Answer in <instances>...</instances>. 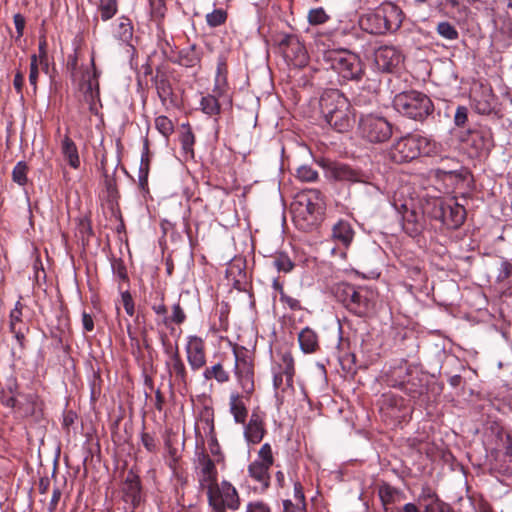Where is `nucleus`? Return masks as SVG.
Returning <instances> with one entry per match:
<instances>
[{
	"mask_svg": "<svg viewBox=\"0 0 512 512\" xmlns=\"http://www.w3.org/2000/svg\"><path fill=\"white\" fill-rule=\"evenodd\" d=\"M318 59L322 60L327 69L333 70L344 81H358L362 78L363 67L360 58L346 49H331L325 43V37L319 35L315 39Z\"/></svg>",
	"mask_w": 512,
	"mask_h": 512,
	"instance_id": "nucleus-1",
	"label": "nucleus"
},
{
	"mask_svg": "<svg viewBox=\"0 0 512 512\" xmlns=\"http://www.w3.org/2000/svg\"><path fill=\"white\" fill-rule=\"evenodd\" d=\"M320 108L325 121L337 132H347L353 127L355 114L352 106L339 90L325 91L320 98Z\"/></svg>",
	"mask_w": 512,
	"mask_h": 512,
	"instance_id": "nucleus-2",
	"label": "nucleus"
},
{
	"mask_svg": "<svg viewBox=\"0 0 512 512\" xmlns=\"http://www.w3.org/2000/svg\"><path fill=\"white\" fill-rule=\"evenodd\" d=\"M441 144L419 134H407L397 139L390 148V157L396 163L410 162L421 155L436 156Z\"/></svg>",
	"mask_w": 512,
	"mask_h": 512,
	"instance_id": "nucleus-3",
	"label": "nucleus"
},
{
	"mask_svg": "<svg viewBox=\"0 0 512 512\" xmlns=\"http://www.w3.org/2000/svg\"><path fill=\"white\" fill-rule=\"evenodd\" d=\"M403 21V12L391 2L382 3L376 9L362 15L359 19L360 27L375 35L397 31Z\"/></svg>",
	"mask_w": 512,
	"mask_h": 512,
	"instance_id": "nucleus-4",
	"label": "nucleus"
},
{
	"mask_svg": "<svg viewBox=\"0 0 512 512\" xmlns=\"http://www.w3.org/2000/svg\"><path fill=\"white\" fill-rule=\"evenodd\" d=\"M324 201L317 189H309L297 195L291 204L294 219L304 221L306 226L314 225L323 213Z\"/></svg>",
	"mask_w": 512,
	"mask_h": 512,
	"instance_id": "nucleus-5",
	"label": "nucleus"
},
{
	"mask_svg": "<svg viewBox=\"0 0 512 512\" xmlns=\"http://www.w3.org/2000/svg\"><path fill=\"white\" fill-rule=\"evenodd\" d=\"M424 214L439 220L449 229H457L460 227L466 217V211L462 205L454 199L441 200L433 199L428 202L423 209Z\"/></svg>",
	"mask_w": 512,
	"mask_h": 512,
	"instance_id": "nucleus-6",
	"label": "nucleus"
},
{
	"mask_svg": "<svg viewBox=\"0 0 512 512\" xmlns=\"http://www.w3.org/2000/svg\"><path fill=\"white\" fill-rule=\"evenodd\" d=\"M394 108L401 114L414 119L423 120L433 112L431 99L418 91H407L395 96Z\"/></svg>",
	"mask_w": 512,
	"mask_h": 512,
	"instance_id": "nucleus-7",
	"label": "nucleus"
},
{
	"mask_svg": "<svg viewBox=\"0 0 512 512\" xmlns=\"http://www.w3.org/2000/svg\"><path fill=\"white\" fill-rule=\"evenodd\" d=\"M67 68L70 71L72 81L77 84L79 89L85 94L86 100L93 102L98 96V80L94 59H91L90 68L79 69L77 55L74 53L68 56Z\"/></svg>",
	"mask_w": 512,
	"mask_h": 512,
	"instance_id": "nucleus-8",
	"label": "nucleus"
},
{
	"mask_svg": "<svg viewBox=\"0 0 512 512\" xmlns=\"http://www.w3.org/2000/svg\"><path fill=\"white\" fill-rule=\"evenodd\" d=\"M358 131L360 137L370 143H383L392 136L393 126L383 116L366 114L359 120Z\"/></svg>",
	"mask_w": 512,
	"mask_h": 512,
	"instance_id": "nucleus-9",
	"label": "nucleus"
},
{
	"mask_svg": "<svg viewBox=\"0 0 512 512\" xmlns=\"http://www.w3.org/2000/svg\"><path fill=\"white\" fill-rule=\"evenodd\" d=\"M209 506L215 512L236 511L240 508V498L236 488L223 480L206 492Z\"/></svg>",
	"mask_w": 512,
	"mask_h": 512,
	"instance_id": "nucleus-10",
	"label": "nucleus"
},
{
	"mask_svg": "<svg viewBox=\"0 0 512 512\" xmlns=\"http://www.w3.org/2000/svg\"><path fill=\"white\" fill-rule=\"evenodd\" d=\"M328 174L331 178L337 181L363 184L364 193L369 197H377L382 193L380 187L370 181V176L368 174L346 164H331L328 167Z\"/></svg>",
	"mask_w": 512,
	"mask_h": 512,
	"instance_id": "nucleus-11",
	"label": "nucleus"
},
{
	"mask_svg": "<svg viewBox=\"0 0 512 512\" xmlns=\"http://www.w3.org/2000/svg\"><path fill=\"white\" fill-rule=\"evenodd\" d=\"M274 458L271 446L265 443L258 451L257 458L248 466L249 476L257 481L262 488H268L270 483L269 470L273 465Z\"/></svg>",
	"mask_w": 512,
	"mask_h": 512,
	"instance_id": "nucleus-12",
	"label": "nucleus"
},
{
	"mask_svg": "<svg viewBox=\"0 0 512 512\" xmlns=\"http://www.w3.org/2000/svg\"><path fill=\"white\" fill-rule=\"evenodd\" d=\"M235 357V375L238 383L247 396H250L254 391V372L251 360L246 356H241L234 350Z\"/></svg>",
	"mask_w": 512,
	"mask_h": 512,
	"instance_id": "nucleus-13",
	"label": "nucleus"
},
{
	"mask_svg": "<svg viewBox=\"0 0 512 512\" xmlns=\"http://www.w3.org/2000/svg\"><path fill=\"white\" fill-rule=\"evenodd\" d=\"M273 370V387L279 390L283 386L285 378L286 386L293 387V378L295 374L294 360L290 352L280 354V362L272 368Z\"/></svg>",
	"mask_w": 512,
	"mask_h": 512,
	"instance_id": "nucleus-14",
	"label": "nucleus"
},
{
	"mask_svg": "<svg viewBox=\"0 0 512 512\" xmlns=\"http://www.w3.org/2000/svg\"><path fill=\"white\" fill-rule=\"evenodd\" d=\"M377 299V292L367 286L357 287L356 293L348 304L347 309L356 314L357 316H365L375 306Z\"/></svg>",
	"mask_w": 512,
	"mask_h": 512,
	"instance_id": "nucleus-15",
	"label": "nucleus"
},
{
	"mask_svg": "<svg viewBox=\"0 0 512 512\" xmlns=\"http://www.w3.org/2000/svg\"><path fill=\"white\" fill-rule=\"evenodd\" d=\"M196 475L200 488L206 492L218 484V472L215 463L207 454L199 455Z\"/></svg>",
	"mask_w": 512,
	"mask_h": 512,
	"instance_id": "nucleus-16",
	"label": "nucleus"
},
{
	"mask_svg": "<svg viewBox=\"0 0 512 512\" xmlns=\"http://www.w3.org/2000/svg\"><path fill=\"white\" fill-rule=\"evenodd\" d=\"M470 99L478 114L488 115L494 108L495 96L491 86L477 84L471 89Z\"/></svg>",
	"mask_w": 512,
	"mask_h": 512,
	"instance_id": "nucleus-17",
	"label": "nucleus"
},
{
	"mask_svg": "<svg viewBox=\"0 0 512 512\" xmlns=\"http://www.w3.org/2000/svg\"><path fill=\"white\" fill-rule=\"evenodd\" d=\"M186 357L190 368L198 371L206 364L205 343L201 337L190 335L185 346Z\"/></svg>",
	"mask_w": 512,
	"mask_h": 512,
	"instance_id": "nucleus-18",
	"label": "nucleus"
},
{
	"mask_svg": "<svg viewBox=\"0 0 512 512\" xmlns=\"http://www.w3.org/2000/svg\"><path fill=\"white\" fill-rule=\"evenodd\" d=\"M374 61L378 70L392 72L402 63L403 56L393 46H382L375 51Z\"/></svg>",
	"mask_w": 512,
	"mask_h": 512,
	"instance_id": "nucleus-19",
	"label": "nucleus"
},
{
	"mask_svg": "<svg viewBox=\"0 0 512 512\" xmlns=\"http://www.w3.org/2000/svg\"><path fill=\"white\" fill-rule=\"evenodd\" d=\"M281 47L285 58L294 66L303 67L308 62V55L303 44L294 36H287L282 42Z\"/></svg>",
	"mask_w": 512,
	"mask_h": 512,
	"instance_id": "nucleus-20",
	"label": "nucleus"
},
{
	"mask_svg": "<svg viewBox=\"0 0 512 512\" xmlns=\"http://www.w3.org/2000/svg\"><path fill=\"white\" fill-rule=\"evenodd\" d=\"M166 368L170 377V380L179 387L186 388L188 386V374L183 360L179 355V351L176 348L172 352L166 361Z\"/></svg>",
	"mask_w": 512,
	"mask_h": 512,
	"instance_id": "nucleus-21",
	"label": "nucleus"
},
{
	"mask_svg": "<svg viewBox=\"0 0 512 512\" xmlns=\"http://www.w3.org/2000/svg\"><path fill=\"white\" fill-rule=\"evenodd\" d=\"M244 437L250 444L261 442L265 435L264 417L258 410H253L248 423L243 425Z\"/></svg>",
	"mask_w": 512,
	"mask_h": 512,
	"instance_id": "nucleus-22",
	"label": "nucleus"
},
{
	"mask_svg": "<svg viewBox=\"0 0 512 512\" xmlns=\"http://www.w3.org/2000/svg\"><path fill=\"white\" fill-rule=\"evenodd\" d=\"M418 501L423 503L424 512H451L450 506L427 484L422 486Z\"/></svg>",
	"mask_w": 512,
	"mask_h": 512,
	"instance_id": "nucleus-23",
	"label": "nucleus"
},
{
	"mask_svg": "<svg viewBox=\"0 0 512 512\" xmlns=\"http://www.w3.org/2000/svg\"><path fill=\"white\" fill-rule=\"evenodd\" d=\"M124 501L130 503L133 507L139 505L141 501L140 479L133 472H129L123 483Z\"/></svg>",
	"mask_w": 512,
	"mask_h": 512,
	"instance_id": "nucleus-24",
	"label": "nucleus"
},
{
	"mask_svg": "<svg viewBox=\"0 0 512 512\" xmlns=\"http://www.w3.org/2000/svg\"><path fill=\"white\" fill-rule=\"evenodd\" d=\"M245 393L240 395L238 392H233L229 397V411L233 416L234 422L244 425L248 416V409L244 399H249Z\"/></svg>",
	"mask_w": 512,
	"mask_h": 512,
	"instance_id": "nucleus-25",
	"label": "nucleus"
},
{
	"mask_svg": "<svg viewBox=\"0 0 512 512\" xmlns=\"http://www.w3.org/2000/svg\"><path fill=\"white\" fill-rule=\"evenodd\" d=\"M333 240L344 247H348L354 238V231L349 222L339 220L332 229Z\"/></svg>",
	"mask_w": 512,
	"mask_h": 512,
	"instance_id": "nucleus-26",
	"label": "nucleus"
},
{
	"mask_svg": "<svg viewBox=\"0 0 512 512\" xmlns=\"http://www.w3.org/2000/svg\"><path fill=\"white\" fill-rule=\"evenodd\" d=\"M61 153L71 168L78 169L80 167L77 145L67 134L61 140Z\"/></svg>",
	"mask_w": 512,
	"mask_h": 512,
	"instance_id": "nucleus-27",
	"label": "nucleus"
},
{
	"mask_svg": "<svg viewBox=\"0 0 512 512\" xmlns=\"http://www.w3.org/2000/svg\"><path fill=\"white\" fill-rule=\"evenodd\" d=\"M228 82H227V64L224 56H219L217 62L215 83L212 92L218 96L227 95Z\"/></svg>",
	"mask_w": 512,
	"mask_h": 512,
	"instance_id": "nucleus-28",
	"label": "nucleus"
},
{
	"mask_svg": "<svg viewBox=\"0 0 512 512\" xmlns=\"http://www.w3.org/2000/svg\"><path fill=\"white\" fill-rule=\"evenodd\" d=\"M294 499L295 503L291 500H284V512H302L305 510V495L301 483H294Z\"/></svg>",
	"mask_w": 512,
	"mask_h": 512,
	"instance_id": "nucleus-29",
	"label": "nucleus"
},
{
	"mask_svg": "<svg viewBox=\"0 0 512 512\" xmlns=\"http://www.w3.org/2000/svg\"><path fill=\"white\" fill-rule=\"evenodd\" d=\"M378 494L386 511L388 510V505L399 502L403 498V493L400 490L388 484L381 485Z\"/></svg>",
	"mask_w": 512,
	"mask_h": 512,
	"instance_id": "nucleus-30",
	"label": "nucleus"
},
{
	"mask_svg": "<svg viewBox=\"0 0 512 512\" xmlns=\"http://www.w3.org/2000/svg\"><path fill=\"white\" fill-rule=\"evenodd\" d=\"M298 341L300 348L304 353L314 352L318 345L316 333L308 327L304 328L299 333Z\"/></svg>",
	"mask_w": 512,
	"mask_h": 512,
	"instance_id": "nucleus-31",
	"label": "nucleus"
},
{
	"mask_svg": "<svg viewBox=\"0 0 512 512\" xmlns=\"http://www.w3.org/2000/svg\"><path fill=\"white\" fill-rule=\"evenodd\" d=\"M472 145L477 152H488L493 146L491 133L489 131L473 132Z\"/></svg>",
	"mask_w": 512,
	"mask_h": 512,
	"instance_id": "nucleus-32",
	"label": "nucleus"
},
{
	"mask_svg": "<svg viewBox=\"0 0 512 512\" xmlns=\"http://www.w3.org/2000/svg\"><path fill=\"white\" fill-rule=\"evenodd\" d=\"M224 96H218L216 93H212L202 97L200 105L201 110L207 115H216L220 112L219 98Z\"/></svg>",
	"mask_w": 512,
	"mask_h": 512,
	"instance_id": "nucleus-33",
	"label": "nucleus"
},
{
	"mask_svg": "<svg viewBox=\"0 0 512 512\" xmlns=\"http://www.w3.org/2000/svg\"><path fill=\"white\" fill-rule=\"evenodd\" d=\"M205 379H215L219 383H225L229 380V374L224 370L220 363H217L209 368H206L203 372Z\"/></svg>",
	"mask_w": 512,
	"mask_h": 512,
	"instance_id": "nucleus-34",
	"label": "nucleus"
},
{
	"mask_svg": "<svg viewBox=\"0 0 512 512\" xmlns=\"http://www.w3.org/2000/svg\"><path fill=\"white\" fill-rule=\"evenodd\" d=\"M98 10L103 21L110 20L117 13V0H99Z\"/></svg>",
	"mask_w": 512,
	"mask_h": 512,
	"instance_id": "nucleus-35",
	"label": "nucleus"
},
{
	"mask_svg": "<svg viewBox=\"0 0 512 512\" xmlns=\"http://www.w3.org/2000/svg\"><path fill=\"white\" fill-rule=\"evenodd\" d=\"M436 31L442 38L449 41L457 40L459 37L457 29L447 21L439 22Z\"/></svg>",
	"mask_w": 512,
	"mask_h": 512,
	"instance_id": "nucleus-36",
	"label": "nucleus"
},
{
	"mask_svg": "<svg viewBox=\"0 0 512 512\" xmlns=\"http://www.w3.org/2000/svg\"><path fill=\"white\" fill-rule=\"evenodd\" d=\"M117 37L123 42H128L133 36V26L128 18L121 17L119 19Z\"/></svg>",
	"mask_w": 512,
	"mask_h": 512,
	"instance_id": "nucleus-37",
	"label": "nucleus"
},
{
	"mask_svg": "<svg viewBox=\"0 0 512 512\" xmlns=\"http://www.w3.org/2000/svg\"><path fill=\"white\" fill-rule=\"evenodd\" d=\"M272 264L279 272L283 273L290 272L294 267V263L291 261L288 255L284 253L276 254L273 257Z\"/></svg>",
	"mask_w": 512,
	"mask_h": 512,
	"instance_id": "nucleus-38",
	"label": "nucleus"
},
{
	"mask_svg": "<svg viewBox=\"0 0 512 512\" xmlns=\"http://www.w3.org/2000/svg\"><path fill=\"white\" fill-rule=\"evenodd\" d=\"M356 290L357 287L351 284H342L337 288V297L345 305L346 308L353 299Z\"/></svg>",
	"mask_w": 512,
	"mask_h": 512,
	"instance_id": "nucleus-39",
	"label": "nucleus"
},
{
	"mask_svg": "<svg viewBox=\"0 0 512 512\" xmlns=\"http://www.w3.org/2000/svg\"><path fill=\"white\" fill-rule=\"evenodd\" d=\"M27 171L28 167L24 161H19L13 168L12 179L15 183L20 186H24L27 183Z\"/></svg>",
	"mask_w": 512,
	"mask_h": 512,
	"instance_id": "nucleus-40",
	"label": "nucleus"
},
{
	"mask_svg": "<svg viewBox=\"0 0 512 512\" xmlns=\"http://www.w3.org/2000/svg\"><path fill=\"white\" fill-rule=\"evenodd\" d=\"M227 12L223 9H214L206 15V22L208 26L215 28L226 22Z\"/></svg>",
	"mask_w": 512,
	"mask_h": 512,
	"instance_id": "nucleus-41",
	"label": "nucleus"
},
{
	"mask_svg": "<svg viewBox=\"0 0 512 512\" xmlns=\"http://www.w3.org/2000/svg\"><path fill=\"white\" fill-rule=\"evenodd\" d=\"M155 127L165 137L170 136L174 131L172 121L164 115L158 116L155 119Z\"/></svg>",
	"mask_w": 512,
	"mask_h": 512,
	"instance_id": "nucleus-42",
	"label": "nucleus"
},
{
	"mask_svg": "<svg viewBox=\"0 0 512 512\" xmlns=\"http://www.w3.org/2000/svg\"><path fill=\"white\" fill-rule=\"evenodd\" d=\"M296 177L302 182H314L318 178V172L309 165H302L298 167Z\"/></svg>",
	"mask_w": 512,
	"mask_h": 512,
	"instance_id": "nucleus-43",
	"label": "nucleus"
},
{
	"mask_svg": "<svg viewBox=\"0 0 512 512\" xmlns=\"http://www.w3.org/2000/svg\"><path fill=\"white\" fill-rule=\"evenodd\" d=\"M329 19V16L325 10L321 7L311 9L308 13V22L311 25H320L325 23Z\"/></svg>",
	"mask_w": 512,
	"mask_h": 512,
	"instance_id": "nucleus-44",
	"label": "nucleus"
},
{
	"mask_svg": "<svg viewBox=\"0 0 512 512\" xmlns=\"http://www.w3.org/2000/svg\"><path fill=\"white\" fill-rule=\"evenodd\" d=\"M19 323H22V304L17 301L14 309L10 312V331H16Z\"/></svg>",
	"mask_w": 512,
	"mask_h": 512,
	"instance_id": "nucleus-45",
	"label": "nucleus"
},
{
	"mask_svg": "<svg viewBox=\"0 0 512 512\" xmlns=\"http://www.w3.org/2000/svg\"><path fill=\"white\" fill-rule=\"evenodd\" d=\"M180 141L184 152L193 154L194 135L190 130L182 133Z\"/></svg>",
	"mask_w": 512,
	"mask_h": 512,
	"instance_id": "nucleus-46",
	"label": "nucleus"
},
{
	"mask_svg": "<svg viewBox=\"0 0 512 512\" xmlns=\"http://www.w3.org/2000/svg\"><path fill=\"white\" fill-rule=\"evenodd\" d=\"M169 318V322L175 324H182L186 320V314L179 303H175L172 306V315Z\"/></svg>",
	"mask_w": 512,
	"mask_h": 512,
	"instance_id": "nucleus-47",
	"label": "nucleus"
},
{
	"mask_svg": "<svg viewBox=\"0 0 512 512\" xmlns=\"http://www.w3.org/2000/svg\"><path fill=\"white\" fill-rule=\"evenodd\" d=\"M468 120V109L465 106H458L454 115V123L458 127H463Z\"/></svg>",
	"mask_w": 512,
	"mask_h": 512,
	"instance_id": "nucleus-48",
	"label": "nucleus"
},
{
	"mask_svg": "<svg viewBox=\"0 0 512 512\" xmlns=\"http://www.w3.org/2000/svg\"><path fill=\"white\" fill-rule=\"evenodd\" d=\"M151 14L154 18L160 19L165 14V4L163 0H150Z\"/></svg>",
	"mask_w": 512,
	"mask_h": 512,
	"instance_id": "nucleus-49",
	"label": "nucleus"
},
{
	"mask_svg": "<svg viewBox=\"0 0 512 512\" xmlns=\"http://www.w3.org/2000/svg\"><path fill=\"white\" fill-rule=\"evenodd\" d=\"M199 62L198 56L194 52V47L186 54H181L180 63L186 67H193Z\"/></svg>",
	"mask_w": 512,
	"mask_h": 512,
	"instance_id": "nucleus-50",
	"label": "nucleus"
},
{
	"mask_svg": "<svg viewBox=\"0 0 512 512\" xmlns=\"http://www.w3.org/2000/svg\"><path fill=\"white\" fill-rule=\"evenodd\" d=\"M47 43L45 39L39 41V62L43 69L47 72L48 70V56H47Z\"/></svg>",
	"mask_w": 512,
	"mask_h": 512,
	"instance_id": "nucleus-51",
	"label": "nucleus"
},
{
	"mask_svg": "<svg viewBox=\"0 0 512 512\" xmlns=\"http://www.w3.org/2000/svg\"><path fill=\"white\" fill-rule=\"evenodd\" d=\"M512 275V265L508 261L504 260L500 264L499 273L497 275L498 281H504Z\"/></svg>",
	"mask_w": 512,
	"mask_h": 512,
	"instance_id": "nucleus-52",
	"label": "nucleus"
},
{
	"mask_svg": "<svg viewBox=\"0 0 512 512\" xmlns=\"http://www.w3.org/2000/svg\"><path fill=\"white\" fill-rule=\"evenodd\" d=\"M158 95L161 99L165 100L171 94V88L169 82L165 79H161L156 85Z\"/></svg>",
	"mask_w": 512,
	"mask_h": 512,
	"instance_id": "nucleus-53",
	"label": "nucleus"
},
{
	"mask_svg": "<svg viewBox=\"0 0 512 512\" xmlns=\"http://www.w3.org/2000/svg\"><path fill=\"white\" fill-rule=\"evenodd\" d=\"M121 298L126 313L129 316H132L134 314V302L131 294L128 291H125L121 294Z\"/></svg>",
	"mask_w": 512,
	"mask_h": 512,
	"instance_id": "nucleus-54",
	"label": "nucleus"
},
{
	"mask_svg": "<svg viewBox=\"0 0 512 512\" xmlns=\"http://www.w3.org/2000/svg\"><path fill=\"white\" fill-rule=\"evenodd\" d=\"M280 300L285 303L292 310L301 309V305L299 300L293 298L291 296L286 295L283 291H281Z\"/></svg>",
	"mask_w": 512,
	"mask_h": 512,
	"instance_id": "nucleus-55",
	"label": "nucleus"
},
{
	"mask_svg": "<svg viewBox=\"0 0 512 512\" xmlns=\"http://www.w3.org/2000/svg\"><path fill=\"white\" fill-rule=\"evenodd\" d=\"M152 309L156 313V315L161 317L160 322L163 323L164 325H168L169 318L166 315L167 314L166 306L163 303L155 304L152 306Z\"/></svg>",
	"mask_w": 512,
	"mask_h": 512,
	"instance_id": "nucleus-56",
	"label": "nucleus"
},
{
	"mask_svg": "<svg viewBox=\"0 0 512 512\" xmlns=\"http://www.w3.org/2000/svg\"><path fill=\"white\" fill-rule=\"evenodd\" d=\"M246 512H271L268 505L261 501L250 502L247 505Z\"/></svg>",
	"mask_w": 512,
	"mask_h": 512,
	"instance_id": "nucleus-57",
	"label": "nucleus"
},
{
	"mask_svg": "<svg viewBox=\"0 0 512 512\" xmlns=\"http://www.w3.org/2000/svg\"><path fill=\"white\" fill-rule=\"evenodd\" d=\"M13 20L17 32V37L20 38L24 33L25 18L21 14H15Z\"/></svg>",
	"mask_w": 512,
	"mask_h": 512,
	"instance_id": "nucleus-58",
	"label": "nucleus"
},
{
	"mask_svg": "<svg viewBox=\"0 0 512 512\" xmlns=\"http://www.w3.org/2000/svg\"><path fill=\"white\" fill-rule=\"evenodd\" d=\"M82 324L83 328L87 332H91L94 329V321L90 314L83 312L82 313Z\"/></svg>",
	"mask_w": 512,
	"mask_h": 512,
	"instance_id": "nucleus-59",
	"label": "nucleus"
},
{
	"mask_svg": "<svg viewBox=\"0 0 512 512\" xmlns=\"http://www.w3.org/2000/svg\"><path fill=\"white\" fill-rule=\"evenodd\" d=\"M38 76H39L38 67H34V65H30L29 83L31 86H33L34 91H36Z\"/></svg>",
	"mask_w": 512,
	"mask_h": 512,
	"instance_id": "nucleus-60",
	"label": "nucleus"
},
{
	"mask_svg": "<svg viewBox=\"0 0 512 512\" xmlns=\"http://www.w3.org/2000/svg\"><path fill=\"white\" fill-rule=\"evenodd\" d=\"M60 497H61L60 489L55 488L53 490V494H52V497H51V500H50V503H49V507H48L50 512H53L56 509L57 504H58V502L60 500Z\"/></svg>",
	"mask_w": 512,
	"mask_h": 512,
	"instance_id": "nucleus-61",
	"label": "nucleus"
},
{
	"mask_svg": "<svg viewBox=\"0 0 512 512\" xmlns=\"http://www.w3.org/2000/svg\"><path fill=\"white\" fill-rule=\"evenodd\" d=\"M142 444L150 452L154 451V449H155L154 439L151 435H149L147 433H144L142 435Z\"/></svg>",
	"mask_w": 512,
	"mask_h": 512,
	"instance_id": "nucleus-62",
	"label": "nucleus"
},
{
	"mask_svg": "<svg viewBox=\"0 0 512 512\" xmlns=\"http://www.w3.org/2000/svg\"><path fill=\"white\" fill-rule=\"evenodd\" d=\"M23 84H24V76L21 72H17L15 74V77L13 80V85H14V88L17 91V93H19V94L22 93Z\"/></svg>",
	"mask_w": 512,
	"mask_h": 512,
	"instance_id": "nucleus-63",
	"label": "nucleus"
},
{
	"mask_svg": "<svg viewBox=\"0 0 512 512\" xmlns=\"http://www.w3.org/2000/svg\"><path fill=\"white\" fill-rule=\"evenodd\" d=\"M403 512H420L414 503H406L403 508Z\"/></svg>",
	"mask_w": 512,
	"mask_h": 512,
	"instance_id": "nucleus-64",
	"label": "nucleus"
}]
</instances>
